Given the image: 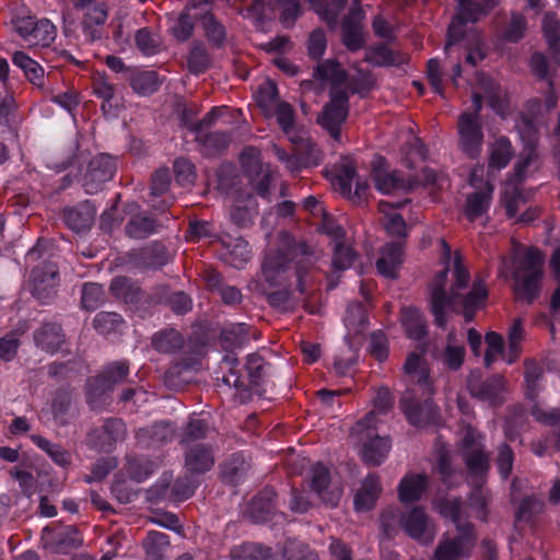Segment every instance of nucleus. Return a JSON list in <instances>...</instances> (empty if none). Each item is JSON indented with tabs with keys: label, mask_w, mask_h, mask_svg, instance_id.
I'll return each mask as SVG.
<instances>
[{
	"label": "nucleus",
	"mask_w": 560,
	"mask_h": 560,
	"mask_svg": "<svg viewBox=\"0 0 560 560\" xmlns=\"http://www.w3.org/2000/svg\"><path fill=\"white\" fill-rule=\"evenodd\" d=\"M317 257L305 241L296 240L292 234L283 233L278 248L265 254L261 264V275L270 287L282 289L267 292L268 304L278 311L289 308L291 291L289 287L295 283L301 294L306 293V277L314 268Z\"/></svg>",
	"instance_id": "1"
},
{
	"label": "nucleus",
	"mask_w": 560,
	"mask_h": 560,
	"mask_svg": "<svg viewBox=\"0 0 560 560\" xmlns=\"http://www.w3.org/2000/svg\"><path fill=\"white\" fill-rule=\"evenodd\" d=\"M265 368L266 362L264 358L257 353L247 355L245 364L246 375L242 373L241 363L235 353L225 354L220 363V369L225 371L222 376V382L229 387L245 392L261 384Z\"/></svg>",
	"instance_id": "2"
},
{
	"label": "nucleus",
	"mask_w": 560,
	"mask_h": 560,
	"mask_svg": "<svg viewBox=\"0 0 560 560\" xmlns=\"http://www.w3.org/2000/svg\"><path fill=\"white\" fill-rule=\"evenodd\" d=\"M499 0H458L456 11L447 27L445 49L455 46L457 43L465 39L467 34L476 33L474 30H468V24H475L481 18L489 14Z\"/></svg>",
	"instance_id": "3"
},
{
	"label": "nucleus",
	"mask_w": 560,
	"mask_h": 560,
	"mask_svg": "<svg viewBox=\"0 0 560 560\" xmlns=\"http://www.w3.org/2000/svg\"><path fill=\"white\" fill-rule=\"evenodd\" d=\"M434 394L408 388L400 398V407L407 421L417 428L438 427L441 421L439 407L433 401Z\"/></svg>",
	"instance_id": "4"
},
{
	"label": "nucleus",
	"mask_w": 560,
	"mask_h": 560,
	"mask_svg": "<svg viewBox=\"0 0 560 560\" xmlns=\"http://www.w3.org/2000/svg\"><path fill=\"white\" fill-rule=\"evenodd\" d=\"M130 373L128 361H113L103 371L88 380L85 386L86 401L93 408L102 404L116 385L124 383Z\"/></svg>",
	"instance_id": "5"
},
{
	"label": "nucleus",
	"mask_w": 560,
	"mask_h": 560,
	"mask_svg": "<svg viewBox=\"0 0 560 560\" xmlns=\"http://www.w3.org/2000/svg\"><path fill=\"white\" fill-rule=\"evenodd\" d=\"M15 33L32 46H50L57 36V27L46 19L35 15H16L11 20Z\"/></svg>",
	"instance_id": "6"
},
{
	"label": "nucleus",
	"mask_w": 560,
	"mask_h": 560,
	"mask_svg": "<svg viewBox=\"0 0 560 560\" xmlns=\"http://www.w3.org/2000/svg\"><path fill=\"white\" fill-rule=\"evenodd\" d=\"M348 115V92L331 88L329 102L324 105L322 114L318 116L319 125L326 129L335 140H339L341 137V125L347 120Z\"/></svg>",
	"instance_id": "7"
},
{
	"label": "nucleus",
	"mask_w": 560,
	"mask_h": 560,
	"mask_svg": "<svg viewBox=\"0 0 560 560\" xmlns=\"http://www.w3.org/2000/svg\"><path fill=\"white\" fill-rule=\"evenodd\" d=\"M258 156L259 151L256 148H245L241 154L242 166L256 194L264 199H269L273 175L269 166L264 165Z\"/></svg>",
	"instance_id": "8"
},
{
	"label": "nucleus",
	"mask_w": 560,
	"mask_h": 560,
	"mask_svg": "<svg viewBox=\"0 0 560 560\" xmlns=\"http://www.w3.org/2000/svg\"><path fill=\"white\" fill-rule=\"evenodd\" d=\"M117 171L116 158L107 153H100L88 164L83 175L82 186L89 195L101 191L104 185L112 180Z\"/></svg>",
	"instance_id": "9"
},
{
	"label": "nucleus",
	"mask_w": 560,
	"mask_h": 560,
	"mask_svg": "<svg viewBox=\"0 0 560 560\" xmlns=\"http://www.w3.org/2000/svg\"><path fill=\"white\" fill-rule=\"evenodd\" d=\"M457 129L462 152L470 160H477L485 138L481 119H476V114L464 112L458 117Z\"/></svg>",
	"instance_id": "10"
},
{
	"label": "nucleus",
	"mask_w": 560,
	"mask_h": 560,
	"mask_svg": "<svg viewBox=\"0 0 560 560\" xmlns=\"http://www.w3.org/2000/svg\"><path fill=\"white\" fill-rule=\"evenodd\" d=\"M458 534L442 539L433 556V560H460L468 558L476 542L475 529L471 525L457 526Z\"/></svg>",
	"instance_id": "11"
},
{
	"label": "nucleus",
	"mask_w": 560,
	"mask_h": 560,
	"mask_svg": "<svg viewBox=\"0 0 560 560\" xmlns=\"http://www.w3.org/2000/svg\"><path fill=\"white\" fill-rule=\"evenodd\" d=\"M31 293L42 304H49L57 294L59 272L56 264L43 261L33 268Z\"/></svg>",
	"instance_id": "12"
},
{
	"label": "nucleus",
	"mask_w": 560,
	"mask_h": 560,
	"mask_svg": "<svg viewBox=\"0 0 560 560\" xmlns=\"http://www.w3.org/2000/svg\"><path fill=\"white\" fill-rule=\"evenodd\" d=\"M126 435V424L121 419L107 418L101 427L93 428L88 433V441L91 447L109 453L118 441Z\"/></svg>",
	"instance_id": "13"
},
{
	"label": "nucleus",
	"mask_w": 560,
	"mask_h": 560,
	"mask_svg": "<svg viewBox=\"0 0 560 560\" xmlns=\"http://www.w3.org/2000/svg\"><path fill=\"white\" fill-rule=\"evenodd\" d=\"M43 539L56 552L68 553L82 545V536L72 525L54 524L43 530Z\"/></svg>",
	"instance_id": "14"
},
{
	"label": "nucleus",
	"mask_w": 560,
	"mask_h": 560,
	"mask_svg": "<svg viewBox=\"0 0 560 560\" xmlns=\"http://www.w3.org/2000/svg\"><path fill=\"white\" fill-rule=\"evenodd\" d=\"M489 291L485 280L475 279L468 293L456 300L455 313L463 315L465 323H471L478 311L482 310L488 301Z\"/></svg>",
	"instance_id": "15"
},
{
	"label": "nucleus",
	"mask_w": 560,
	"mask_h": 560,
	"mask_svg": "<svg viewBox=\"0 0 560 560\" xmlns=\"http://www.w3.org/2000/svg\"><path fill=\"white\" fill-rule=\"evenodd\" d=\"M129 261L140 269L158 270L168 264L170 253L163 243L155 241L129 253Z\"/></svg>",
	"instance_id": "16"
},
{
	"label": "nucleus",
	"mask_w": 560,
	"mask_h": 560,
	"mask_svg": "<svg viewBox=\"0 0 560 560\" xmlns=\"http://www.w3.org/2000/svg\"><path fill=\"white\" fill-rule=\"evenodd\" d=\"M410 200L405 198L397 202H390L386 200H381L378 202V211L384 214L383 226L392 238L393 242H406L408 237V226L401 214L395 212V209L402 208Z\"/></svg>",
	"instance_id": "17"
},
{
	"label": "nucleus",
	"mask_w": 560,
	"mask_h": 560,
	"mask_svg": "<svg viewBox=\"0 0 560 560\" xmlns=\"http://www.w3.org/2000/svg\"><path fill=\"white\" fill-rule=\"evenodd\" d=\"M81 31L88 42H96L103 37L104 25L108 19V5L105 1H100L89 8L80 10Z\"/></svg>",
	"instance_id": "18"
},
{
	"label": "nucleus",
	"mask_w": 560,
	"mask_h": 560,
	"mask_svg": "<svg viewBox=\"0 0 560 560\" xmlns=\"http://www.w3.org/2000/svg\"><path fill=\"white\" fill-rule=\"evenodd\" d=\"M400 526L409 537L422 544H430L434 538V532L429 526L428 515L420 506L402 513Z\"/></svg>",
	"instance_id": "19"
},
{
	"label": "nucleus",
	"mask_w": 560,
	"mask_h": 560,
	"mask_svg": "<svg viewBox=\"0 0 560 560\" xmlns=\"http://www.w3.org/2000/svg\"><path fill=\"white\" fill-rule=\"evenodd\" d=\"M276 499L277 492L273 488H264L249 501L246 515L257 524L271 521L276 513Z\"/></svg>",
	"instance_id": "20"
},
{
	"label": "nucleus",
	"mask_w": 560,
	"mask_h": 560,
	"mask_svg": "<svg viewBox=\"0 0 560 560\" xmlns=\"http://www.w3.org/2000/svg\"><path fill=\"white\" fill-rule=\"evenodd\" d=\"M311 489L322 499L323 502L330 506H337L341 498L340 489H329L330 471L323 463H316L312 466L311 471Z\"/></svg>",
	"instance_id": "21"
},
{
	"label": "nucleus",
	"mask_w": 560,
	"mask_h": 560,
	"mask_svg": "<svg viewBox=\"0 0 560 560\" xmlns=\"http://www.w3.org/2000/svg\"><path fill=\"white\" fill-rule=\"evenodd\" d=\"M404 372L413 383L411 388H417L421 393L434 394L430 369L421 354L411 352L404 364Z\"/></svg>",
	"instance_id": "22"
},
{
	"label": "nucleus",
	"mask_w": 560,
	"mask_h": 560,
	"mask_svg": "<svg viewBox=\"0 0 560 560\" xmlns=\"http://www.w3.org/2000/svg\"><path fill=\"white\" fill-rule=\"evenodd\" d=\"M33 339L38 349L54 354L61 349L66 341V335L59 323L44 322L34 330Z\"/></svg>",
	"instance_id": "23"
},
{
	"label": "nucleus",
	"mask_w": 560,
	"mask_h": 560,
	"mask_svg": "<svg viewBox=\"0 0 560 560\" xmlns=\"http://www.w3.org/2000/svg\"><path fill=\"white\" fill-rule=\"evenodd\" d=\"M373 180L376 189L382 194H409L412 191V184L406 178L401 171H385L378 167L373 170Z\"/></svg>",
	"instance_id": "24"
},
{
	"label": "nucleus",
	"mask_w": 560,
	"mask_h": 560,
	"mask_svg": "<svg viewBox=\"0 0 560 560\" xmlns=\"http://www.w3.org/2000/svg\"><path fill=\"white\" fill-rule=\"evenodd\" d=\"M467 387L472 397L495 405L504 387V377L500 374H493L486 380L470 377Z\"/></svg>",
	"instance_id": "25"
},
{
	"label": "nucleus",
	"mask_w": 560,
	"mask_h": 560,
	"mask_svg": "<svg viewBox=\"0 0 560 560\" xmlns=\"http://www.w3.org/2000/svg\"><path fill=\"white\" fill-rule=\"evenodd\" d=\"M430 291V311L434 317L436 327L444 329L447 326L448 317L446 310L450 307L455 313L456 300L462 293H455L452 290L431 289Z\"/></svg>",
	"instance_id": "26"
},
{
	"label": "nucleus",
	"mask_w": 560,
	"mask_h": 560,
	"mask_svg": "<svg viewBox=\"0 0 560 560\" xmlns=\"http://www.w3.org/2000/svg\"><path fill=\"white\" fill-rule=\"evenodd\" d=\"M214 465L213 448L210 444L197 443L186 446L185 467L190 474H205Z\"/></svg>",
	"instance_id": "27"
},
{
	"label": "nucleus",
	"mask_w": 560,
	"mask_h": 560,
	"mask_svg": "<svg viewBox=\"0 0 560 560\" xmlns=\"http://www.w3.org/2000/svg\"><path fill=\"white\" fill-rule=\"evenodd\" d=\"M404 247L405 243L393 241L383 246L381 257L376 260L380 275L389 279L397 277V269L404 261Z\"/></svg>",
	"instance_id": "28"
},
{
	"label": "nucleus",
	"mask_w": 560,
	"mask_h": 560,
	"mask_svg": "<svg viewBox=\"0 0 560 560\" xmlns=\"http://www.w3.org/2000/svg\"><path fill=\"white\" fill-rule=\"evenodd\" d=\"M360 1L354 0V7L351 8L349 14L343 19L341 24L342 43L350 51H358L364 45L361 24L354 21L357 14H362Z\"/></svg>",
	"instance_id": "29"
},
{
	"label": "nucleus",
	"mask_w": 560,
	"mask_h": 560,
	"mask_svg": "<svg viewBox=\"0 0 560 560\" xmlns=\"http://www.w3.org/2000/svg\"><path fill=\"white\" fill-rule=\"evenodd\" d=\"M95 217L93 205L86 200L62 210L65 224L74 232L90 229Z\"/></svg>",
	"instance_id": "30"
},
{
	"label": "nucleus",
	"mask_w": 560,
	"mask_h": 560,
	"mask_svg": "<svg viewBox=\"0 0 560 560\" xmlns=\"http://www.w3.org/2000/svg\"><path fill=\"white\" fill-rule=\"evenodd\" d=\"M366 436L368 441L363 443L361 451L362 460L369 466H380L388 456L392 441L389 436L372 435L370 432Z\"/></svg>",
	"instance_id": "31"
},
{
	"label": "nucleus",
	"mask_w": 560,
	"mask_h": 560,
	"mask_svg": "<svg viewBox=\"0 0 560 560\" xmlns=\"http://www.w3.org/2000/svg\"><path fill=\"white\" fill-rule=\"evenodd\" d=\"M429 486V479L425 474H407L398 485V498L401 503L408 504L421 499Z\"/></svg>",
	"instance_id": "32"
},
{
	"label": "nucleus",
	"mask_w": 560,
	"mask_h": 560,
	"mask_svg": "<svg viewBox=\"0 0 560 560\" xmlns=\"http://www.w3.org/2000/svg\"><path fill=\"white\" fill-rule=\"evenodd\" d=\"M382 491L380 477L377 474L370 472L362 481L361 488L354 495V509L357 512L371 511Z\"/></svg>",
	"instance_id": "33"
},
{
	"label": "nucleus",
	"mask_w": 560,
	"mask_h": 560,
	"mask_svg": "<svg viewBox=\"0 0 560 560\" xmlns=\"http://www.w3.org/2000/svg\"><path fill=\"white\" fill-rule=\"evenodd\" d=\"M249 464L242 452L233 453L221 465V480L231 486H237L245 479Z\"/></svg>",
	"instance_id": "34"
},
{
	"label": "nucleus",
	"mask_w": 560,
	"mask_h": 560,
	"mask_svg": "<svg viewBox=\"0 0 560 560\" xmlns=\"http://www.w3.org/2000/svg\"><path fill=\"white\" fill-rule=\"evenodd\" d=\"M544 272H514L515 293L528 304L533 303L540 294Z\"/></svg>",
	"instance_id": "35"
},
{
	"label": "nucleus",
	"mask_w": 560,
	"mask_h": 560,
	"mask_svg": "<svg viewBox=\"0 0 560 560\" xmlns=\"http://www.w3.org/2000/svg\"><path fill=\"white\" fill-rule=\"evenodd\" d=\"M364 60L375 67H399L406 63L407 57L386 44H376L366 51Z\"/></svg>",
	"instance_id": "36"
},
{
	"label": "nucleus",
	"mask_w": 560,
	"mask_h": 560,
	"mask_svg": "<svg viewBox=\"0 0 560 560\" xmlns=\"http://www.w3.org/2000/svg\"><path fill=\"white\" fill-rule=\"evenodd\" d=\"M128 477L136 482L149 479L158 469V464L145 455H129L125 465Z\"/></svg>",
	"instance_id": "37"
},
{
	"label": "nucleus",
	"mask_w": 560,
	"mask_h": 560,
	"mask_svg": "<svg viewBox=\"0 0 560 560\" xmlns=\"http://www.w3.org/2000/svg\"><path fill=\"white\" fill-rule=\"evenodd\" d=\"M401 324L408 338L420 341L428 335V327L422 313L417 307L401 310Z\"/></svg>",
	"instance_id": "38"
},
{
	"label": "nucleus",
	"mask_w": 560,
	"mask_h": 560,
	"mask_svg": "<svg viewBox=\"0 0 560 560\" xmlns=\"http://www.w3.org/2000/svg\"><path fill=\"white\" fill-rule=\"evenodd\" d=\"M462 456L468 475L476 482H483L490 468L489 457L483 448L462 451Z\"/></svg>",
	"instance_id": "39"
},
{
	"label": "nucleus",
	"mask_w": 560,
	"mask_h": 560,
	"mask_svg": "<svg viewBox=\"0 0 560 560\" xmlns=\"http://www.w3.org/2000/svg\"><path fill=\"white\" fill-rule=\"evenodd\" d=\"M158 220L145 213L132 215L125 225V233L128 237L143 240L158 232Z\"/></svg>",
	"instance_id": "40"
},
{
	"label": "nucleus",
	"mask_w": 560,
	"mask_h": 560,
	"mask_svg": "<svg viewBox=\"0 0 560 560\" xmlns=\"http://www.w3.org/2000/svg\"><path fill=\"white\" fill-rule=\"evenodd\" d=\"M201 26L209 45L214 49L224 47L228 33L226 27L211 12L207 11L200 16Z\"/></svg>",
	"instance_id": "41"
},
{
	"label": "nucleus",
	"mask_w": 560,
	"mask_h": 560,
	"mask_svg": "<svg viewBox=\"0 0 560 560\" xmlns=\"http://www.w3.org/2000/svg\"><path fill=\"white\" fill-rule=\"evenodd\" d=\"M12 62L20 68L25 78L35 86L42 88L45 83L44 68L26 52L19 50L12 56Z\"/></svg>",
	"instance_id": "42"
},
{
	"label": "nucleus",
	"mask_w": 560,
	"mask_h": 560,
	"mask_svg": "<svg viewBox=\"0 0 560 560\" xmlns=\"http://www.w3.org/2000/svg\"><path fill=\"white\" fill-rule=\"evenodd\" d=\"M112 294L126 304H137L142 299L141 288L128 277H115L110 282Z\"/></svg>",
	"instance_id": "43"
},
{
	"label": "nucleus",
	"mask_w": 560,
	"mask_h": 560,
	"mask_svg": "<svg viewBox=\"0 0 560 560\" xmlns=\"http://www.w3.org/2000/svg\"><path fill=\"white\" fill-rule=\"evenodd\" d=\"M542 34L555 62L560 65V20L555 12L548 11L542 19Z\"/></svg>",
	"instance_id": "44"
},
{
	"label": "nucleus",
	"mask_w": 560,
	"mask_h": 560,
	"mask_svg": "<svg viewBox=\"0 0 560 560\" xmlns=\"http://www.w3.org/2000/svg\"><path fill=\"white\" fill-rule=\"evenodd\" d=\"M313 77L322 82H330L335 89V86H339L347 81L348 74L339 61L326 59L317 65Z\"/></svg>",
	"instance_id": "45"
},
{
	"label": "nucleus",
	"mask_w": 560,
	"mask_h": 560,
	"mask_svg": "<svg viewBox=\"0 0 560 560\" xmlns=\"http://www.w3.org/2000/svg\"><path fill=\"white\" fill-rule=\"evenodd\" d=\"M226 249L225 259L234 268H243L252 257V249L248 242L243 237L223 241Z\"/></svg>",
	"instance_id": "46"
},
{
	"label": "nucleus",
	"mask_w": 560,
	"mask_h": 560,
	"mask_svg": "<svg viewBox=\"0 0 560 560\" xmlns=\"http://www.w3.org/2000/svg\"><path fill=\"white\" fill-rule=\"evenodd\" d=\"M72 394L69 388H58L51 400V413L59 425H67L72 418Z\"/></svg>",
	"instance_id": "47"
},
{
	"label": "nucleus",
	"mask_w": 560,
	"mask_h": 560,
	"mask_svg": "<svg viewBox=\"0 0 560 560\" xmlns=\"http://www.w3.org/2000/svg\"><path fill=\"white\" fill-rule=\"evenodd\" d=\"M184 346L183 335L175 328H164L152 337V347L160 353H175Z\"/></svg>",
	"instance_id": "48"
},
{
	"label": "nucleus",
	"mask_w": 560,
	"mask_h": 560,
	"mask_svg": "<svg viewBox=\"0 0 560 560\" xmlns=\"http://www.w3.org/2000/svg\"><path fill=\"white\" fill-rule=\"evenodd\" d=\"M465 51V61L477 67L487 57V46L479 33L467 34L465 39L457 43Z\"/></svg>",
	"instance_id": "49"
},
{
	"label": "nucleus",
	"mask_w": 560,
	"mask_h": 560,
	"mask_svg": "<svg viewBox=\"0 0 560 560\" xmlns=\"http://www.w3.org/2000/svg\"><path fill=\"white\" fill-rule=\"evenodd\" d=\"M196 141L203 148L208 155L223 153L231 143V136L228 131H210L196 136Z\"/></svg>",
	"instance_id": "50"
},
{
	"label": "nucleus",
	"mask_w": 560,
	"mask_h": 560,
	"mask_svg": "<svg viewBox=\"0 0 560 560\" xmlns=\"http://www.w3.org/2000/svg\"><path fill=\"white\" fill-rule=\"evenodd\" d=\"M130 86L140 96L158 92L161 85L158 72L153 70L137 71L130 77Z\"/></svg>",
	"instance_id": "51"
},
{
	"label": "nucleus",
	"mask_w": 560,
	"mask_h": 560,
	"mask_svg": "<svg viewBox=\"0 0 560 560\" xmlns=\"http://www.w3.org/2000/svg\"><path fill=\"white\" fill-rule=\"evenodd\" d=\"M31 440L38 448L45 452L56 465L63 468L71 465V454L61 445L52 443L38 434H33Z\"/></svg>",
	"instance_id": "52"
},
{
	"label": "nucleus",
	"mask_w": 560,
	"mask_h": 560,
	"mask_svg": "<svg viewBox=\"0 0 560 560\" xmlns=\"http://www.w3.org/2000/svg\"><path fill=\"white\" fill-rule=\"evenodd\" d=\"M393 407V397L388 388L381 387L373 398V410L358 421V427L371 429L375 415H386Z\"/></svg>",
	"instance_id": "53"
},
{
	"label": "nucleus",
	"mask_w": 560,
	"mask_h": 560,
	"mask_svg": "<svg viewBox=\"0 0 560 560\" xmlns=\"http://www.w3.org/2000/svg\"><path fill=\"white\" fill-rule=\"evenodd\" d=\"M513 155V148L508 137L498 138L490 148L488 166L492 170H502L508 166Z\"/></svg>",
	"instance_id": "54"
},
{
	"label": "nucleus",
	"mask_w": 560,
	"mask_h": 560,
	"mask_svg": "<svg viewBox=\"0 0 560 560\" xmlns=\"http://www.w3.org/2000/svg\"><path fill=\"white\" fill-rule=\"evenodd\" d=\"M492 189L474 191L467 196L465 215L469 221H475L490 208Z\"/></svg>",
	"instance_id": "55"
},
{
	"label": "nucleus",
	"mask_w": 560,
	"mask_h": 560,
	"mask_svg": "<svg viewBox=\"0 0 560 560\" xmlns=\"http://www.w3.org/2000/svg\"><path fill=\"white\" fill-rule=\"evenodd\" d=\"M249 326L247 324H235L224 328L221 332L222 347L229 352L242 348L248 341Z\"/></svg>",
	"instance_id": "56"
},
{
	"label": "nucleus",
	"mask_w": 560,
	"mask_h": 560,
	"mask_svg": "<svg viewBox=\"0 0 560 560\" xmlns=\"http://www.w3.org/2000/svg\"><path fill=\"white\" fill-rule=\"evenodd\" d=\"M314 11L329 26L335 27L341 11L346 8L348 0H310Z\"/></svg>",
	"instance_id": "57"
},
{
	"label": "nucleus",
	"mask_w": 560,
	"mask_h": 560,
	"mask_svg": "<svg viewBox=\"0 0 560 560\" xmlns=\"http://www.w3.org/2000/svg\"><path fill=\"white\" fill-rule=\"evenodd\" d=\"M233 560H271L272 549L257 542H244L231 551Z\"/></svg>",
	"instance_id": "58"
},
{
	"label": "nucleus",
	"mask_w": 560,
	"mask_h": 560,
	"mask_svg": "<svg viewBox=\"0 0 560 560\" xmlns=\"http://www.w3.org/2000/svg\"><path fill=\"white\" fill-rule=\"evenodd\" d=\"M197 16H192L188 9H183L170 27L171 35L178 43H186L194 35Z\"/></svg>",
	"instance_id": "59"
},
{
	"label": "nucleus",
	"mask_w": 560,
	"mask_h": 560,
	"mask_svg": "<svg viewBox=\"0 0 560 560\" xmlns=\"http://www.w3.org/2000/svg\"><path fill=\"white\" fill-rule=\"evenodd\" d=\"M187 65L189 72L196 75L205 73L210 68L211 57L202 43L196 42L192 44Z\"/></svg>",
	"instance_id": "60"
},
{
	"label": "nucleus",
	"mask_w": 560,
	"mask_h": 560,
	"mask_svg": "<svg viewBox=\"0 0 560 560\" xmlns=\"http://www.w3.org/2000/svg\"><path fill=\"white\" fill-rule=\"evenodd\" d=\"M255 100L257 105L265 112L268 113L273 110L279 102V90L275 81L266 80L262 82L256 93Z\"/></svg>",
	"instance_id": "61"
},
{
	"label": "nucleus",
	"mask_w": 560,
	"mask_h": 560,
	"mask_svg": "<svg viewBox=\"0 0 560 560\" xmlns=\"http://www.w3.org/2000/svg\"><path fill=\"white\" fill-rule=\"evenodd\" d=\"M208 430L209 425L205 419L190 418L187 424L183 428L179 443L188 446L196 441L203 440L207 438Z\"/></svg>",
	"instance_id": "62"
},
{
	"label": "nucleus",
	"mask_w": 560,
	"mask_h": 560,
	"mask_svg": "<svg viewBox=\"0 0 560 560\" xmlns=\"http://www.w3.org/2000/svg\"><path fill=\"white\" fill-rule=\"evenodd\" d=\"M343 323L349 330L360 331L369 323L365 306L361 302L349 303L343 317Z\"/></svg>",
	"instance_id": "63"
},
{
	"label": "nucleus",
	"mask_w": 560,
	"mask_h": 560,
	"mask_svg": "<svg viewBox=\"0 0 560 560\" xmlns=\"http://www.w3.org/2000/svg\"><path fill=\"white\" fill-rule=\"evenodd\" d=\"M476 483L468 497V503L470 509L476 512V517L486 522L489 514L488 504L490 494L489 491L481 486L482 482Z\"/></svg>",
	"instance_id": "64"
}]
</instances>
